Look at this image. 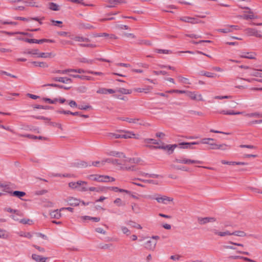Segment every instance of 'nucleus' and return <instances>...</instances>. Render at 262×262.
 Returning a JSON list of instances; mask_svg holds the SVG:
<instances>
[{
	"label": "nucleus",
	"instance_id": "59",
	"mask_svg": "<svg viewBox=\"0 0 262 262\" xmlns=\"http://www.w3.org/2000/svg\"><path fill=\"white\" fill-rule=\"evenodd\" d=\"M111 246H112V244H104L101 245L100 244L99 247L102 249H109Z\"/></svg>",
	"mask_w": 262,
	"mask_h": 262
},
{
	"label": "nucleus",
	"instance_id": "44",
	"mask_svg": "<svg viewBox=\"0 0 262 262\" xmlns=\"http://www.w3.org/2000/svg\"><path fill=\"white\" fill-rule=\"evenodd\" d=\"M32 221L30 219H23L19 221V223L23 224H29L31 225L32 223Z\"/></svg>",
	"mask_w": 262,
	"mask_h": 262
},
{
	"label": "nucleus",
	"instance_id": "43",
	"mask_svg": "<svg viewBox=\"0 0 262 262\" xmlns=\"http://www.w3.org/2000/svg\"><path fill=\"white\" fill-rule=\"evenodd\" d=\"M2 33H5L6 34L9 35H13L15 34H25L24 32H7L5 31H1Z\"/></svg>",
	"mask_w": 262,
	"mask_h": 262
},
{
	"label": "nucleus",
	"instance_id": "47",
	"mask_svg": "<svg viewBox=\"0 0 262 262\" xmlns=\"http://www.w3.org/2000/svg\"><path fill=\"white\" fill-rule=\"evenodd\" d=\"M241 113L239 112H236L233 110H229L227 111L225 113V115H240Z\"/></svg>",
	"mask_w": 262,
	"mask_h": 262
},
{
	"label": "nucleus",
	"instance_id": "60",
	"mask_svg": "<svg viewBox=\"0 0 262 262\" xmlns=\"http://www.w3.org/2000/svg\"><path fill=\"white\" fill-rule=\"evenodd\" d=\"M229 147V146L228 145H227L225 144H222L219 145V149H221V150H227V149H228Z\"/></svg>",
	"mask_w": 262,
	"mask_h": 262
},
{
	"label": "nucleus",
	"instance_id": "22",
	"mask_svg": "<svg viewBox=\"0 0 262 262\" xmlns=\"http://www.w3.org/2000/svg\"><path fill=\"white\" fill-rule=\"evenodd\" d=\"M36 118L37 119H41V120H45L46 122H50L51 124H53V125H55L56 126L58 127V128H61V125L60 124L56 123H53V122L50 121V119H49L48 118H47V117H45L43 116H38L37 117H36Z\"/></svg>",
	"mask_w": 262,
	"mask_h": 262
},
{
	"label": "nucleus",
	"instance_id": "46",
	"mask_svg": "<svg viewBox=\"0 0 262 262\" xmlns=\"http://www.w3.org/2000/svg\"><path fill=\"white\" fill-rule=\"evenodd\" d=\"M50 9L54 11H57L59 10L58 6L53 3H51L50 4Z\"/></svg>",
	"mask_w": 262,
	"mask_h": 262
},
{
	"label": "nucleus",
	"instance_id": "24",
	"mask_svg": "<svg viewBox=\"0 0 262 262\" xmlns=\"http://www.w3.org/2000/svg\"><path fill=\"white\" fill-rule=\"evenodd\" d=\"M5 210L7 212H10V213H15L17 215H18L19 216H23V213L21 211H20L19 210H18L13 209L10 208H7L5 209Z\"/></svg>",
	"mask_w": 262,
	"mask_h": 262
},
{
	"label": "nucleus",
	"instance_id": "10",
	"mask_svg": "<svg viewBox=\"0 0 262 262\" xmlns=\"http://www.w3.org/2000/svg\"><path fill=\"white\" fill-rule=\"evenodd\" d=\"M199 223L201 225H204L209 222H213L216 221L215 218L212 217H199Z\"/></svg>",
	"mask_w": 262,
	"mask_h": 262
},
{
	"label": "nucleus",
	"instance_id": "26",
	"mask_svg": "<svg viewBox=\"0 0 262 262\" xmlns=\"http://www.w3.org/2000/svg\"><path fill=\"white\" fill-rule=\"evenodd\" d=\"M80 201L77 199L71 198L68 201V204L71 206H76L79 205Z\"/></svg>",
	"mask_w": 262,
	"mask_h": 262
},
{
	"label": "nucleus",
	"instance_id": "12",
	"mask_svg": "<svg viewBox=\"0 0 262 262\" xmlns=\"http://www.w3.org/2000/svg\"><path fill=\"white\" fill-rule=\"evenodd\" d=\"M244 8L249 10L248 14H244L241 17L246 20L252 19L257 18V16L255 15L252 11H251L249 7H244Z\"/></svg>",
	"mask_w": 262,
	"mask_h": 262
},
{
	"label": "nucleus",
	"instance_id": "17",
	"mask_svg": "<svg viewBox=\"0 0 262 262\" xmlns=\"http://www.w3.org/2000/svg\"><path fill=\"white\" fill-rule=\"evenodd\" d=\"M106 163H112L113 165H119V160L117 159H114L112 158H106L101 161L102 165H104Z\"/></svg>",
	"mask_w": 262,
	"mask_h": 262
},
{
	"label": "nucleus",
	"instance_id": "49",
	"mask_svg": "<svg viewBox=\"0 0 262 262\" xmlns=\"http://www.w3.org/2000/svg\"><path fill=\"white\" fill-rule=\"evenodd\" d=\"M53 73H57V74H66L68 73H69L68 69H66L64 70H55L53 71Z\"/></svg>",
	"mask_w": 262,
	"mask_h": 262
},
{
	"label": "nucleus",
	"instance_id": "63",
	"mask_svg": "<svg viewBox=\"0 0 262 262\" xmlns=\"http://www.w3.org/2000/svg\"><path fill=\"white\" fill-rule=\"evenodd\" d=\"M91 165L95 166V167H100L101 166H102L101 163V161H95L92 162L91 164Z\"/></svg>",
	"mask_w": 262,
	"mask_h": 262
},
{
	"label": "nucleus",
	"instance_id": "29",
	"mask_svg": "<svg viewBox=\"0 0 262 262\" xmlns=\"http://www.w3.org/2000/svg\"><path fill=\"white\" fill-rule=\"evenodd\" d=\"M32 63L33 64H34V66L36 67H39L44 68L48 67V64L45 62L33 61Z\"/></svg>",
	"mask_w": 262,
	"mask_h": 262
},
{
	"label": "nucleus",
	"instance_id": "23",
	"mask_svg": "<svg viewBox=\"0 0 262 262\" xmlns=\"http://www.w3.org/2000/svg\"><path fill=\"white\" fill-rule=\"evenodd\" d=\"M61 211V210H60V209H57L52 211L50 213L51 217L52 218L59 219L61 216V214L60 213Z\"/></svg>",
	"mask_w": 262,
	"mask_h": 262
},
{
	"label": "nucleus",
	"instance_id": "19",
	"mask_svg": "<svg viewBox=\"0 0 262 262\" xmlns=\"http://www.w3.org/2000/svg\"><path fill=\"white\" fill-rule=\"evenodd\" d=\"M32 258L36 262H46L47 257H41L40 255L36 254H33L32 255Z\"/></svg>",
	"mask_w": 262,
	"mask_h": 262
},
{
	"label": "nucleus",
	"instance_id": "50",
	"mask_svg": "<svg viewBox=\"0 0 262 262\" xmlns=\"http://www.w3.org/2000/svg\"><path fill=\"white\" fill-rule=\"evenodd\" d=\"M201 163H202V162L200 161L193 160H190V159H187L186 164H194V163L200 164Z\"/></svg>",
	"mask_w": 262,
	"mask_h": 262
},
{
	"label": "nucleus",
	"instance_id": "54",
	"mask_svg": "<svg viewBox=\"0 0 262 262\" xmlns=\"http://www.w3.org/2000/svg\"><path fill=\"white\" fill-rule=\"evenodd\" d=\"M97 93L98 94H107V89L100 88L97 91Z\"/></svg>",
	"mask_w": 262,
	"mask_h": 262
},
{
	"label": "nucleus",
	"instance_id": "55",
	"mask_svg": "<svg viewBox=\"0 0 262 262\" xmlns=\"http://www.w3.org/2000/svg\"><path fill=\"white\" fill-rule=\"evenodd\" d=\"M156 51L158 53L169 54L171 53L170 51L167 50L157 49Z\"/></svg>",
	"mask_w": 262,
	"mask_h": 262
},
{
	"label": "nucleus",
	"instance_id": "58",
	"mask_svg": "<svg viewBox=\"0 0 262 262\" xmlns=\"http://www.w3.org/2000/svg\"><path fill=\"white\" fill-rule=\"evenodd\" d=\"M6 75L10 76L13 78H16V76L15 75H12V74L8 73L6 71H0V75Z\"/></svg>",
	"mask_w": 262,
	"mask_h": 262
},
{
	"label": "nucleus",
	"instance_id": "28",
	"mask_svg": "<svg viewBox=\"0 0 262 262\" xmlns=\"http://www.w3.org/2000/svg\"><path fill=\"white\" fill-rule=\"evenodd\" d=\"M9 237V234L6 230L0 229V238L3 239H7Z\"/></svg>",
	"mask_w": 262,
	"mask_h": 262
},
{
	"label": "nucleus",
	"instance_id": "32",
	"mask_svg": "<svg viewBox=\"0 0 262 262\" xmlns=\"http://www.w3.org/2000/svg\"><path fill=\"white\" fill-rule=\"evenodd\" d=\"M72 39L75 41L78 42H84L88 41L89 40L88 38L83 37L82 36H75L72 38Z\"/></svg>",
	"mask_w": 262,
	"mask_h": 262
},
{
	"label": "nucleus",
	"instance_id": "45",
	"mask_svg": "<svg viewBox=\"0 0 262 262\" xmlns=\"http://www.w3.org/2000/svg\"><path fill=\"white\" fill-rule=\"evenodd\" d=\"M110 5L107 6V7H114L115 5H117L119 3V1L118 0H111L108 2Z\"/></svg>",
	"mask_w": 262,
	"mask_h": 262
},
{
	"label": "nucleus",
	"instance_id": "3",
	"mask_svg": "<svg viewBox=\"0 0 262 262\" xmlns=\"http://www.w3.org/2000/svg\"><path fill=\"white\" fill-rule=\"evenodd\" d=\"M180 20L182 21L186 22V23H190L192 24L203 23L201 20H199L196 18L190 17H188V16L181 17L180 18Z\"/></svg>",
	"mask_w": 262,
	"mask_h": 262
},
{
	"label": "nucleus",
	"instance_id": "36",
	"mask_svg": "<svg viewBox=\"0 0 262 262\" xmlns=\"http://www.w3.org/2000/svg\"><path fill=\"white\" fill-rule=\"evenodd\" d=\"M52 53H39L38 55V57L40 58H50L52 56Z\"/></svg>",
	"mask_w": 262,
	"mask_h": 262
},
{
	"label": "nucleus",
	"instance_id": "30",
	"mask_svg": "<svg viewBox=\"0 0 262 262\" xmlns=\"http://www.w3.org/2000/svg\"><path fill=\"white\" fill-rule=\"evenodd\" d=\"M216 31L224 33H227L232 32V29H230L229 26H227L225 28L217 29Z\"/></svg>",
	"mask_w": 262,
	"mask_h": 262
},
{
	"label": "nucleus",
	"instance_id": "6",
	"mask_svg": "<svg viewBox=\"0 0 262 262\" xmlns=\"http://www.w3.org/2000/svg\"><path fill=\"white\" fill-rule=\"evenodd\" d=\"M244 31L248 36H254L257 37H262V35L255 28H248L246 29Z\"/></svg>",
	"mask_w": 262,
	"mask_h": 262
},
{
	"label": "nucleus",
	"instance_id": "9",
	"mask_svg": "<svg viewBox=\"0 0 262 262\" xmlns=\"http://www.w3.org/2000/svg\"><path fill=\"white\" fill-rule=\"evenodd\" d=\"M83 184H87V183L85 181H78L76 182H71L69 183V186L72 188L78 190V188Z\"/></svg>",
	"mask_w": 262,
	"mask_h": 262
},
{
	"label": "nucleus",
	"instance_id": "62",
	"mask_svg": "<svg viewBox=\"0 0 262 262\" xmlns=\"http://www.w3.org/2000/svg\"><path fill=\"white\" fill-rule=\"evenodd\" d=\"M80 46L81 47H90V48H95L96 47V45H94V44H91V43H81V44H80Z\"/></svg>",
	"mask_w": 262,
	"mask_h": 262
},
{
	"label": "nucleus",
	"instance_id": "21",
	"mask_svg": "<svg viewBox=\"0 0 262 262\" xmlns=\"http://www.w3.org/2000/svg\"><path fill=\"white\" fill-rule=\"evenodd\" d=\"M101 175L98 174H91L88 177V178L92 181H95L99 182H101L102 179Z\"/></svg>",
	"mask_w": 262,
	"mask_h": 262
},
{
	"label": "nucleus",
	"instance_id": "8",
	"mask_svg": "<svg viewBox=\"0 0 262 262\" xmlns=\"http://www.w3.org/2000/svg\"><path fill=\"white\" fill-rule=\"evenodd\" d=\"M157 242L150 239L147 241L144 244V247L149 250H154L156 248Z\"/></svg>",
	"mask_w": 262,
	"mask_h": 262
},
{
	"label": "nucleus",
	"instance_id": "14",
	"mask_svg": "<svg viewBox=\"0 0 262 262\" xmlns=\"http://www.w3.org/2000/svg\"><path fill=\"white\" fill-rule=\"evenodd\" d=\"M256 54L254 52H242L240 55V57L244 58L250 59H255Z\"/></svg>",
	"mask_w": 262,
	"mask_h": 262
},
{
	"label": "nucleus",
	"instance_id": "31",
	"mask_svg": "<svg viewBox=\"0 0 262 262\" xmlns=\"http://www.w3.org/2000/svg\"><path fill=\"white\" fill-rule=\"evenodd\" d=\"M126 224L133 227L136 228L137 229H142V227L140 225L137 224L136 223L132 221H128L127 222H126Z\"/></svg>",
	"mask_w": 262,
	"mask_h": 262
},
{
	"label": "nucleus",
	"instance_id": "18",
	"mask_svg": "<svg viewBox=\"0 0 262 262\" xmlns=\"http://www.w3.org/2000/svg\"><path fill=\"white\" fill-rule=\"evenodd\" d=\"M247 73L250 76L262 77V74L257 70L251 69L250 68Z\"/></svg>",
	"mask_w": 262,
	"mask_h": 262
},
{
	"label": "nucleus",
	"instance_id": "20",
	"mask_svg": "<svg viewBox=\"0 0 262 262\" xmlns=\"http://www.w3.org/2000/svg\"><path fill=\"white\" fill-rule=\"evenodd\" d=\"M11 195L17 197L18 198L21 199V197L24 196L26 195V193L24 191H14L9 192Z\"/></svg>",
	"mask_w": 262,
	"mask_h": 262
},
{
	"label": "nucleus",
	"instance_id": "52",
	"mask_svg": "<svg viewBox=\"0 0 262 262\" xmlns=\"http://www.w3.org/2000/svg\"><path fill=\"white\" fill-rule=\"evenodd\" d=\"M186 158H182L181 159H176L175 161L178 163L186 164Z\"/></svg>",
	"mask_w": 262,
	"mask_h": 262
},
{
	"label": "nucleus",
	"instance_id": "42",
	"mask_svg": "<svg viewBox=\"0 0 262 262\" xmlns=\"http://www.w3.org/2000/svg\"><path fill=\"white\" fill-rule=\"evenodd\" d=\"M42 100L45 102H47V103H50V104H54V103H55L56 102L58 101V99H54L53 100H52V99H51L50 98H43Z\"/></svg>",
	"mask_w": 262,
	"mask_h": 262
},
{
	"label": "nucleus",
	"instance_id": "11",
	"mask_svg": "<svg viewBox=\"0 0 262 262\" xmlns=\"http://www.w3.org/2000/svg\"><path fill=\"white\" fill-rule=\"evenodd\" d=\"M52 80L66 84L70 83L72 82V80L68 77H53Z\"/></svg>",
	"mask_w": 262,
	"mask_h": 262
},
{
	"label": "nucleus",
	"instance_id": "2",
	"mask_svg": "<svg viewBox=\"0 0 262 262\" xmlns=\"http://www.w3.org/2000/svg\"><path fill=\"white\" fill-rule=\"evenodd\" d=\"M187 96L193 100L204 101L202 95L198 92L187 91Z\"/></svg>",
	"mask_w": 262,
	"mask_h": 262
},
{
	"label": "nucleus",
	"instance_id": "53",
	"mask_svg": "<svg viewBox=\"0 0 262 262\" xmlns=\"http://www.w3.org/2000/svg\"><path fill=\"white\" fill-rule=\"evenodd\" d=\"M33 108H37V109L42 108V109L47 110V109H49V108H51V107L48 106L41 105H36L33 106Z\"/></svg>",
	"mask_w": 262,
	"mask_h": 262
},
{
	"label": "nucleus",
	"instance_id": "25",
	"mask_svg": "<svg viewBox=\"0 0 262 262\" xmlns=\"http://www.w3.org/2000/svg\"><path fill=\"white\" fill-rule=\"evenodd\" d=\"M25 41L28 42V43H42L43 42H45V40H43V39H29V38H26L25 39Z\"/></svg>",
	"mask_w": 262,
	"mask_h": 262
},
{
	"label": "nucleus",
	"instance_id": "35",
	"mask_svg": "<svg viewBox=\"0 0 262 262\" xmlns=\"http://www.w3.org/2000/svg\"><path fill=\"white\" fill-rule=\"evenodd\" d=\"M116 91L123 94H130L132 92L131 90L124 88H119Z\"/></svg>",
	"mask_w": 262,
	"mask_h": 262
},
{
	"label": "nucleus",
	"instance_id": "41",
	"mask_svg": "<svg viewBox=\"0 0 262 262\" xmlns=\"http://www.w3.org/2000/svg\"><path fill=\"white\" fill-rule=\"evenodd\" d=\"M179 81L181 82H182L185 84H190L189 82V79L187 78H185L182 76H179L178 77Z\"/></svg>",
	"mask_w": 262,
	"mask_h": 262
},
{
	"label": "nucleus",
	"instance_id": "64",
	"mask_svg": "<svg viewBox=\"0 0 262 262\" xmlns=\"http://www.w3.org/2000/svg\"><path fill=\"white\" fill-rule=\"evenodd\" d=\"M153 73L156 75H159L160 74H162V75H164L167 74V72L164 71H154Z\"/></svg>",
	"mask_w": 262,
	"mask_h": 262
},
{
	"label": "nucleus",
	"instance_id": "61",
	"mask_svg": "<svg viewBox=\"0 0 262 262\" xmlns=\"http://www.w3.org/2000/svg\"><path fill=\"white\" fill-rule=\"evenodd\" d=\"M28 54H30L32 55H36L38 57L39 54V51L38 49H34L31 51H28L27 52Z\"/></svg>",
	"mask_w": 262,
	"mask_h": 262
},
{
	"label": "nucleus",
	"instance_id": "48",
	"mask_svg": "<svg viewBox=\"0 0 262 262\" xmlns=\"http://www.w3.org/2000/svg\"><path fill=\"white\" fill-rule=\"evenodd\" d=\"M132 209L135 213H139V207L136 204H134L132 205Z\"/></svg>",
	"mask_w": 262,
	"mask_h": 262
},
{
	"label": "nucleus",
	"instance_id": "51",
	"mask_svg": "<svg viewBox=\"0 0 262 262\" xmlns=\"http://www.w3.org/2000/svg\"><path fill=\"white\" fill-rule=\"evenodd\" d=\"M86 184H83L78 188V191H86L88 190V187L86 186Z\"/></svg>",
	"mask_w": 262,
	"mask_h": 262
},
{
	"label": "nucleus",
	"instance_id": "33",
	"mask_svg": "<svg viewBox=\"0 0 262 262\" xmlns=\"http://www.w3.org/2000/svg\"><path fill=\"white\" fill-rule=\"evenodd\" d=\"M144 143L145 144H159V142L157 140H156L155 139H148V138L145 139L144 140Z\"/></svg>",
	"mask_w": 262,
	"mask_h": 262
},
{
	"label": "nucleus",
	"instance_id": "39",
	"mask_svg": "<svg viewBox=\"0 0 262 262\" xmlns=\"http://www.w3.org/2000/svg\"><path fill=\"white\" fill-rule=\"evenodd\" d=\"M120 229L124 234H125L127 235H128L130 234V230L127 227L122 226L120 227Z\"/></svg>",
	"mask_w": 262,
	"mask_h": 262
},
{
	"label": "nucleus",
	"instance_id": "38",
	"mask_svg": "<svg viewBox=\"0 0 262 262\" xmlns=\"http://www.w3.org/2000/svg\"><path fill=\"white\" fill-rule=\"evenodd\" d=\"M18 234L20 236L26 237L28 238H31L32 237V235L29 232H24L21 231L18 233Z\"/></svg>",
	"mask_w": 262,
	"mask_h": 262
},
{
	"label": "nucleus",
	"instance_id": "27",
	"mask_svg": "<svg viewBox=\"0 0 262 262\" xmlns=\"http://www.w3.org/2000/svg\"><path fill=\"white\" fill-rule=\"evenodd\" d=\"M200 74L201 75H203V76H205L207 77H209V78H215L217 75L214 74V73H211V72H205V71H201L200 72Z\"/></svg>",
	"mask_w": 262,
	"mask_h": 262
},
{
	"label": "nucleus",
	"instance_id": "16",
	"mask_svg": "<svg viewBox=\"0 0 262 262\" xmlns=\"http://www.w3.org/2000/svg\"><path fill=\"white\" fill-rule=\"evenodd\" d=\"M106 154L108 156H113V157H118V158H126L124 153H123L122 152L117 151H114V150L110 151L107 152L106 153Z\"/></svg>",
	"mask_w": 262,
	"mask_h": 262
},
{
	"label": "nucleus",
	"instance_id": "15",
	"mask_svg": "<svg viewBox=\"0 0 262 262\" xmlns=\"http://www.w3.org/2000/svg\"><path fill=\"white\" fill-rule=\"evenodd\" d=\"M178 146V145L173 144V145H166L165 146H159L158 147H156V148H158L160 149H163L164 150H167L169 151V154H171L173 150L175 149L176 147Z\"/></svg>",
	"mask_w": 262,
	"mask_h": 262
},
{
	"label": "nucleus",
	"instance_id": "40",
	"mask_svg": "<svg viewBox=\"0 0 262 262\" xmlns=\"http://www.w3.org/2000/svg\"><path fill=\"white\" fill-rule=\"evenodd\" d=\"M78 108L80 110H86L88 109H91L92 106L87 104H80L78 106Z\"/></svg>",
	"mask_w": 262,
	"mask_h": 262
},
{
	"label": "nucleus",
	"instance_id": "4",
	"mask_svg": "<svg viewBox=\"0 0 262 262\" xmlns=\"http://www.w3.org/2000/svg\"><path fill=\"white\" fill-rule=\"evenodd\" d=\"M199 144V142H182L178 144V147L183 149H194L193 145Z\"/></svg>",
	"mask_w": 262,
	"mask_h": 262
},
{
	"label": "nucleus",
	"instance_id": "13",
	"mask_svg": "<svg viewBox=\"0 0 262 262\" xmlns=\"http://www.w3.org/2000/svg\"><path fill=\"white\" fill-rule=\"evenodd\" d=\"M210 231H212L214 234L217 235L221 237L225 236L226 235H232V232H230L228 230H226L223 232H220L218 231V230L216 229H211Z\"/></svg>",
	"mask_w": 262,
	"mask_h": 262
},
{
	"label": "nucleus",
	"instance_id": "7",
	"mask_svg": "<svg viewBox=\"0 0 262 262\" xmlns=\"http://www.w3.org/2000/svg\"><path fill=\"white\" fill-rule=\"evenodd\" d=\"M155 199L159 203L167 204L168 202L172 201V198L163 195L159 196L155 198Z\"/></svg>",
	"mask_w": 262,
	"mask_h": 262
},
{
	"label": "nucleus",
	"instance_id": "1",
	"mask_svg": "<svg viewBox=\"0 0 262 262\" xmlns=\"http://www.w3.org/2000/svg\"><path fill=\"white\" fill-rule=\"evenodd\" d=\"M133 133L130 132L117 131L116 133H107L105 136L110 139L124 138H130L133 136Z\"/></svg>",
	"mask_w": 262,
	"mask_h": 262
},
{
	"label": "nucleus",
	"instance_id": "34",
	"mask_svg": "<svg viewBox=\"0 0 262 262\" xmlns=\"http://www.w3.org/2000/svg\"><path fill=\"white\" fill-rule=\"evenodd\" d=\"M236 235L239 237H244L246 235V233L243 231H235L232 232V235Z\"/></svg>",
	"mask_w": 262,
	"mask_h": 262
},
{
	"label": "nucleus",
	"instance_id": "5",
	"mask_svg": "<svg viewBox=\"0 0 262 262\" xmlns=\"http://www.w3.org/2000/svg\"><path fill=\"white\" fill-rule=\"evenodd\" d=\"M119 119L126 121L130 123L138 124L140 125L143 124V121L139 119L130 118L127 117H120Z\"/></svg>",
	"mask_w": 262,
	"mask_h": 262
},
{
	"label": "nucleus",
	"instance_id": "37",
	"mask_svg": "<svg viewBox=\"0 0 262 262\" xmlns=\"http://www.w3.org/2000/svg\"><path fill=\"white\" fill-rule=\"evenodd\" d=\"M78 166L81 168H84L88 166H91V163H88L85 161H80L77 163Z\"/></svg>",
	"mask_w": 262,
	"mask_h": 262
},
{
	"label": "nucleus",
	"instance_id": "56",
	"mask_svg": "<svg viewBox=\"0 0 262 262\" xmlns=\"http://www.w3.org/2000/svg\"><path fill=\"white\" fill-rule=\"evenodd\" d=\"M114 203L116 204L118 206H123L124 204L120 198H117L114 201Z\"/></svg>",
	"mask_w": 262,
	"mask_h": 262
},
{
	"label": "nucleus",
	"instance_id": "57",
	"mask_svg": "<svg viewBox=\"0 0 262 262\" xmlns=\"http://www.w3.org/2000/svg\"><path fill=\"white\" fill-rule=\"evenodd\" d=\"M231 98V96H216L214 97L215 99H229Z\"/></svg>",
	"mask_w": 262,
	"mask_h": 262
}]
</instances>
